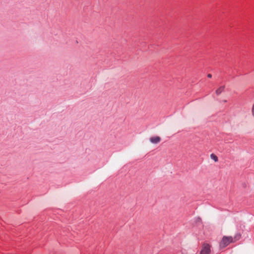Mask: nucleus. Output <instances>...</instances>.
Listing matches in <instances>:
<instances>
[{"instance_id": "nucleus-2", "label": "nucleus", "mask_w": 254, "mask_h": 254, "mask_svg": "<svg viewBox=\"0 0 254 254\" xmlns=\"http://www.w3.org/2000/svg\"><path fill=\"white\" fill-rule=\"evenodd\" d=\"M210 246L207 244L203 245L202 250L200 252V254H210Z\"/></svg>"}, {"instance_id": "nucleus-1", "label": "nucleus", "mask_w": 254, "mask_h": 254, "mask_svg": "<svg viewBox=\"0 0 254 254\" xmlns=\"http://www.w3.org/2000/svg\"><path fill=\"white\" fill-rule=\"evenodd\" d=\"M233 242V238L232 237L224 236L220 243V247L221 248H224Z\"/></svg>"}, {"instance_id": "nucleus-3", "label": "nucleus", "mask_w": 254, "mask_h": 254, "mask_svg": "<svg viewBox=\"0 0 254 254\" xmlns=\"http://www.w3.org/2000/svg\"><path fill=\"white\" fill-rule=\"evenodd\" d=\"M150 141L154 144L159 143L161 141V138L159 136L152 137L150 138Z\"/></svg>"}, {"instance_id": "nucleus-4", "label": "nucleus", "mask_w": 254, "mask_h": 254, "mask_svg": "<svg viewBox=\"0 0 254 254\" xmlns=\"http://www.w3.org/2000/svg\"><path fill=\"white\" fill-rule=\"evenodd\" d=\"M224 86H220L216 90V93L217 95H219L224 89Z\"/></svg>"}, {"instance_id": "nucleus-7", "label": "nucleus", "mask_w": 254, "mask_h": 254, "mask_svg": "<svg viewBox=\"0 0 254 254\" xmlns=\"http://www.w3.org/2000/svg\"><path fill=\"white\" fill-rule=\"evenodd\" d=\"M207 77H208V78H211V77H212V75H211V74H208L207 75Z\"/></svg>"}, {"instance_id": "nucleus-5", "label": "nucleus", "mask_w": 254, "mask_h": 254, "mask_svg": "<svg viewBox=\"0 0 254 254\" xmlns=\"http://www.w3.org/2000/svg\"><path fill=\"white\" fill-rule=\"evenodd\" d=\"M210 157H211V158L212 159H213L215 162H217L218 161V157L215 155H214V154H211L210 155Z\"/></svg>"}, {"instance_id": "nucleus-6", "label": "nucleus", "mask_w": 254, "mask_h": 254, "mask_svg": "<svg viewBox=\"0 0 254 254\" xmlns=\"http://www.w3.org/2000/svg\"><path fill=\"white\" fill-rule=\"evenodd\" d=\"M252 114L253 117L254 118V103L253 104L252 107Z\"/></svg>"}]
</instances>
